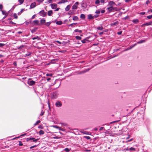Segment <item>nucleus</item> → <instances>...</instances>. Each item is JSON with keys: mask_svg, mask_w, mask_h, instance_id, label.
Here are the masks:
<instances>
[{"mask_svg": "<svg viewBox=\"0 0 152 152\" xmlns=\"http://www.w3.org/2000/svg\"><path fill=\"white\" fill-rule=\"evenodd\" d=\"M122 33V31H121L118 32L117 34H118L120 35Z\"/></svg>", "mask_w": 152, "mask_h": 152, "instance_id": "obj_49", "label": "nucleus"}, {"mask_svg": "<svg viewBox=\"0 0 152 152\" xmlns=\"http://www.w3.org/2000/svg\"><path fill=\"white\" fill-rule=\"evenodd\" d=\"M115 4V3L113 1H110L109 3V5L110 6H112Z\"/></svg>", "mask_w": 152, "mask_h": 152, "instance_id": "obj_11", "label": "nucleus"}, {"mask_svg": "<svg viewBox=\"0 0 152 152\" xmlns=\"http://www.w3.org/2000/svg\"><path fill=\"white\" fill-rule=\"evenodd\" d=\"M120 120V118L119 117L118 118L117 120L115 121H114L111 122L110 123V124H112L113 123L115 122H119Z\"/></svg>", "mask_w": 152, "mask_h": 152, "instance_id": "obj_13", "label": "nucleus"}, {"mask_svg": "<svg viewBox=\"0 0 152 152\" xmlns=\"http://www.w3.org/2000/svg\"><path fill=\"white\" fill-rule=\"evenodd\" d=\"M32 140L33 142H37L39 140V139H35L34 137H32Z\"/></svg>", "mask_w": 152, "mask_h": 152, "instance_id": "obj_10", "label": "nucleus"}, {"mask_svg": "<svg viewBox=\"0 0 152 152\" xmlns=\"http://www.w3.org/2000/svg\"><path fill=\"white\" fill-rule=\"evenodd\" d=\"M147 18L149 19H151L152 18V15L148 16L147 17Z\"/></svg>", "mask_w": 152, "mask_h": 152, "instance_id": "obj_40", "label": "nucleus"}, {"mask_svg": "<svg viewBox=\"0 0 152 152\" xmlns=\"http://www.w3.org/2000/svg\"><path fill=\"white\" fill-rule=\"evenodd\" d=\"M100 13V11L99 10H96L95 12V13L96 14H99Z\"/></svg>", "mask_w": 152, "mask_h": 152, "instance_id": "obj_43", "label": "nucleus"}, {"mask_svg": "<svg viewBox=\"0 0 152 152\" xmlns=\"http://www.w3.org/2000/svg\"><path fill=\"white\" fill-rule=\"evenodd\" d=\"M53 139H60L61 138L60 137L56 136L54 137L53 138Z\"/></svg>", "mask_w": 152, "mask_h": 152, "instance_id": "obj_38", "label": "nucleus"}, {"mask_svg": "<svg viewBox=\"0 0 152 152\" xmlns=\"http://www.w3.org/2000/svg\"><path fill=\"white\" fill-rule=\"evenodd\" d=\"M88 18L89 19H92L93 18V16L91 15H88Z\"/></svg>", "mask_w": 152, "mask_h": 152, "instance_id": "obj_28", "label": "nucleus"}, {"mask_svg": "<svg viewBox=\"0 0 152 152\" xmlns=\"http://www.w3.org/2000/svg\"><path fill=\"white\" fill-rule=\"evenodd\" d=\"M37 145H34L32 146H31L30 147V149H32L36 147Z\"/></svg>", "mask_w": 152, "mask_h": 152, "instance_id": "obj_37", "label": "nucleus"}, {"mask_svg": "<svg viewBox=\"0 0 152 152\" xmlns=\"http://www.w3.org/2000/svg\"><path fill=\"white\" fill-rule=\"evenodd\" d=\"M145 12H140V15H144L145 14Z\"/></svg>", "mask_w": 152, "mask_h": 152, "instance_id": "obj_53", "label": "nucleus"}, {"mask_svg": "<svg viewBox=\"0 0 152 152\" xmlns=\"http://www.w3.org/2000/svg\"><path fill=\"white\" fill-rule=\"evenodd\" d=\"M44 133V132L42 130H40L39 132V135L43 134Z\"/></svg>", "mask_w": 152, "mask_h": 152, "instance_id": "obj_16", "label": "nucleus"}, {"mask_svg": "<svg viewBox=\"0 0 152 152\" xmlns=\"http://www.w3.org/2000/svg\"><path fill=\"white\" fill-rule=\"evenodd\" d=\"M135 45V44L132 47H131L130 48H128L126 50H129L130 49H131L132 47H133Z\"/></svg>", "mask_w": 152, "mask_h": 152, "instance_id": "obj_47", "label": "nucleus"}, {"mask_svg": "<svg viewBox=\"0 0 152 152\" xmlns=\"http://www.w3.org/2000/svg\"><path fill=\"white\" fill-rule=\"evenodd\" d=\"M13 64L15 66H16L17 65V64L15 62H14V63H13Z\"/></svg>", "mask_w": 152, "mask_h": 152, "instance_id": "obj_63", "label": "nucleus"}, {"mask_svg": "<svg viewBox=\"0 0 152 152\" xmlns=\"http://www.w3.org/2000/svg\"><path fill=\"white\" fill-rule=\"evenodd\" d=\"M118 21L115 22H114L112 23L111 24V25L113 26H117L118 25Z\"/></svg>", "mask_w": 152, "mask_h": 152, "instance_id": "obj_8", "label": "nucleus"}, {"mask_svg": "<svg viewBox=\"0 0 152 152\" xmlns=\"http://www.w3.org/2000/svg\"><path fill=\"white\" fill-rule=\"evenodd\" d=\"M129 150L130 151H135V149L133 147H131L129 148Z\"/></svg>", "mask_w": 152, "mask_h": 152, "instance_id": "obj_31", "label": "nucleus"}, {"mask_svg": "<svg viewBox=\"0 0 152 152\" xmlns=\"http://www.w3.org/2000/svg\"><path fill=\"white\" fill-rule=\"evenodd\" d=\"M149 3H150V1H147L146 2V3L147 4H149Z\"/></svg>", "mask_w": 152, "mask_h": 152, "instance_id": "obj_61", "label": "nucleus"}, {"mask_svg": "<svg viewBox=\"0 0 152 152\" xmlns=\"http://www.w3.org/2000/svg\"><path fill=\"white\" fill-rule=\"evenodd\" d=\"M55 105L57 107H59L62 106V103L58 101L56 103Z\"/></svg>", "mask_w": 152, "mask_h": 152, "instance_id": "obj_2", "label": "nucleus"}, {"mask_svg": "<svg viewBox=\"0 0 152 152\" xmlns=\"http://www.w3.org/2000/svg\"><path fill=\"white\" fill-rule=\"evenodd\" d=\"M36 5V3L35 2H33L30 5V9H31V8H33L34 7H35Z\"/></svg>", "mask_w": 152, "mask_h": 152, "instance_id": "obj_5", "label": "nucleus"}, {"mask_svg": "<svg viewBox=\"0 0 152 152\" xmlns=\"http://www.w3.org/2000/svg\"><path fill=\"white\" fill-rule=\"evenodd\" d=\"M53 126L54 128H56V129H59V127L57 125H54V126Z\"/></svg>", "mask_w": 152, "mask_h": 152, "instance_id": "obj_33", "label": "nucleus"}, {"mask_svg": "<svg viewBox=\"0 0 152 152\" xmlns=\"http://www.w3.org/2000/svg\"><path fill=\"white\" fill-rule=\"evenodd\" d=\"M19 142V145L20 146H21L23 145V144L22 143V142L20 141H18Z\"/></svg>", "mask_w": 152, "mask_h": 152, "instance_id": "obj_24", "label": "nucleus"}, {"mask_svg": "<svg viewBox=\"0 0 152 152\" xmlns=\"http://www.w3.org/2000/svg\"><path fill=\"white\" fill-rule=\"evenodd\" d=\"M88 41V40L86 39H85L82 40V42L83 43H85L86 41Z\"/></svg>", "mask_w": 152, "mask_h": 152, "instance_id": "obj_27", "label": "nucleus"}, {"mask_svg": "<svg viewBox=\"0 0 152 152\" xmlns=\"http://www.w3.org/2000/svg\"><path fill=\"white\" fill-rule=\"evenodd\" d=\"M39 24V21L37 20H36L32 22V24L33 25H36Z\"/></svg>", "mask_w": 152, "mask_h": 152, "instance_id": "obj_6", "label": "nucleus"}, {"mask_svg": "<svg viewBox=\"0 0 152 152\" xmlns=\"http://www.w3.org/2000/svg\"><path fill=\"white\" fill-rule=\"evenodd\" d=\"M44 0H37V1L39 2V3L42 2Z\"/></svg>", "mask_w": 152, "mask_h": 152, "instance_id": "obj_39", "label": "nucleus"}, {"mask_svg": "<svg viewBox=\"0 0 152 152\" xmlns=\"http://www.w3.org/2000/svg\"><path fill=\"white\" fill-rule=\"evenodd\" d=\"M38 38V37H33V38H32V39L33 40H34L35 39H37Z\"/></svg>", "mask_w": 152, "mask_h": 152, "instance_id": "obj_55", "label": "nucleus"}, {"mask_svg": "<svg viewBox=\"0 0 152 152\" xmlns=\"http://www.w3.org/2000/svg\"><path fill=\"white\" fill-rule=\"evenodd\" d=\"M84 137L87 140L90 139L91 138L89 136H85Z\"/></svg>", "mask_w": 152, "mask_h": 152, "instance_id": "obj_42", "label": "nucleus"}, {"mask_svg": "<svg viewBox=\"0 0 152 152\" xmlns=\"http://www.w3.org/2000/svg\"><path fill=\"white\" fill-rule=\"evenodd\" d=\"M50 5L52 9H55L57 7V5L56 4H51Z\"/></svg>", "mask_w": 152, "mask_h": 152, "instance_id": "obj_7", "label": "nucleus"}, {"mask_svg": "<svg viewBox=\"0 0 152 152\" xmlns=\"http://www.w3.org/2000/svg\"><path fill=\"white\" fill-rule=\"evenodd\" d=\"M59 8H58L56 9L55 10V11H58L59 10Z\"/></svg>", "mask_w": 152, "mask_h": 152, "instance_id": "obj_64", "label": "nucleus"}, {"mask_svg": "<svg viewBox=\"0 0 152 152\" xmlns=\"http://www.w3.org/2000/svg\"><path fill=\"white\" fill-rule=\"evenodd\" d=\"M53 75L52 74H46L47 76H52Z\"/></svg>", "mask_w": 152, "mask_h": 152, "instance_id": "obj_44", "label": "nucleus"}, {"mask_svg": "<svg viewBox=\"0 0 152 152\" xmlns=\"http://www.w3.org/2000/svg\"><path fill=\"white\" fill-rule=\"evenodd\" d=\"M75 32H79L80 33H81L82 31L81 30H78V29H75Z\"/></svg>", "mask_w": 152, "mask_h": 152, "instance_id": "obj_29", "label": "nucleus"}, {"mask_svg": "<svg viewBox=\"0 0 152 152\" xmlns=\"http://www.w3.org/2000/svg\"><path fill=\"white\" fill-rule=\"evenodd\" d=\"M100 2V1L99 0H96V2H95V4H99Z\"/></svg>", "mask_w": 152, "mask_h": 152, "instance_id": "obj_36", "label": "nucleus"}, {"mask_svg": "<svg viewBox=\"0 0 152 152\" xmlns=\"http://www.w3.org/2000/svg\"><path fill=\"white\" fill-rule=\"evenodd\" d=\"M4 45V44L2 43H0V47H2Z\"/></svg>", "mask_w": 152, "mask_h": 152, "instance_id": "obj_58", "label": "nucleus"}, {"mask_svg": "<svg viewBox=\"0 0 152 152\" xmlns=\"http://www.w3.org/2000/svg\"><path fill=\"white\" fill-rule=\"evenodd\" d=\"M40 15L43 17L45 16L46 15V13L44 12V10H42L39 12Z\"/></svg>", "mask_w": 152, "mask_h": 152, "instance_id": "obj_1", "label": "nucleus"}, {"mask_svg": "<svg viewBox=\"0 0 152 152\" xmlns=\"http://www.w3.org/2000/svg\"><path fill=\"white\" fill-rule=\"evenodd\" d=\"M71 7L70 5H68L65 8V10L66 11H68L70 9V8Z\"/></svg>", "mask_w": 152, "mask_h": 152, "instance_id": "obj_15", "label": "nucleus"}, {"mask_svg": "<svg viewBox=\"0 0 152 152\" xmlns=\"http://www.w3.org/2000/svg\"><path fill=\"white\" fill-rule=\"evenodd\" d=\"M104 128V127H101L99 129V130L100 131H101L102 129H103Z\"/></svg>", "mask_w": 152, "mask_h": 152, "instance_id": "obj_59", "label": "nucleus"}, {"mask_svg": "<svg viewBox=\"0 0 152 152\" xmlns=\"http://www.w3.org/2000/svg\"><path fill=\"white\" fill-rule=\"evenodd\" d=\"M97 29L98 30H101L103 29V27L102 26L99 27L97 28Z\"/></svg>", "mask_w": 152, "mask_h": 152, "instance_id": "obj_35", "label": "nucleus"}, {"mask_svg": "<svg viewBox=\"0 0 152 152\" xmlns=\"http://www.w3.org/2000/svg\"><path fill=\"white\" fill-rule=\"evenodd\" d=\"M80 18H81L84 19L85 18V15L83 14H81L80 15Z\"/></svg>", "mask_w": 152, "mask_h": 152, "instance_id": "obj_26", "label": "nucleus"}, {"mask_svg": "<svg viewBox=\"0 0 152 152\" xmlns=\"http://www.w3.org/2000/svg\"><path fill=\"white\" fill-rule=\"evenodd\" d=\"M78 18L77 16H75L73 17V20H78Z\"/></svg>", "mask_w": 152, "mask_h": 152, "instance_id": "obj_22", "label": "nucleus"}, {"mask_svg": "<svg viewBox=\"0 0 152 152\" xmlns=\"http://www.w3.org/2000/svg\"><path fill=\"white\" fill-rule=\"evenodd\" d=\"M35 82L33 80H28V83L31 86L34 85Z\"/></svg>", "mask_w": 152, "mask_h": 152, "instance_id": "obj_4", "label": "nucleus"}, {"mask_svg": "<svg viewBox=\"0 0 152 152\" xmlns=\"http://www.w3.org/2000/svg\"><path fill=\"white\" fill-rule=\"evenodd\" d=\"M101 2L103 3L104 2V0H101Z\"/></svg>", "mask_w": 152, "mask_h": 152, "instance_id": "obj_57", "label": "nucleus"}, {"mask_svg": "<svg viewBox=\"0 0 152 152\" xmlns=\"http://www.w3.org/2000/svg\"><path fill=\"white\" fill-rule=\"evenodd\" d=\"M18 1L19 2L20 4H21L23 3L24 0H18Z\"/></svg>", "mask_w": 152, "mask_h": 152, "instance_id": "obj_32", "label": "nucleus"}, {"mask_svg": "<svg viewBox=\"0 0 152 152\" xmlns=\"http://www.w3.org/2000/svg\"><path fill=\"white\" fill-rule=\"evenodd\" d=\"M53 13V11L52 10H50L48 12V15L50 16Z\"/></svg>", "mask_w": 152, "mask_h": 152, "instance_id": "obj_14", "label": "nucleus"}, {"mask_svg": "<svg viewBox=\"0 0 152 152\" xmlns=\"http://www.w3.org/2000/svg\"><path fill=\"white\" fill-rule=\"evenodd\" d=\"M13 16L15 18V19H17L18 18V16L17 15V14L15 13L13 15Z\"/></svg>", "mask_w": 152, "mask_h": 152, "instance_id": "obj_34", "label": "nucleus"}, {"mask_svg": "<svg viewBox=\"0 0 152 152\" xmlns=\"http://www.w3.org/2000/svg\"><path fill=\"white\" fill-rule=\"evenodd\" d=\"M152 23V22L150 21L149 22L144 24L143 25L148 26V25H151V24Z\"/></svg>", "mask_w": 152, "mask_h": 152, "instance_id": "obj_12", "label": "nucleus"}, {"mask_svg": "<svg viewBox=\"0 0 152 152\" xmlns=\"http://www.w3.org/2000/svg\"><path fill=\"white\" fill-rule=\"evenodd\" d=\"M145 42V40H141L140 41H139L137 43L138 44L141 43L143 42Z\"/></svg>", "mask_w": 152, "mask_h": 152, "instance_id": "obj_23", "label": "nucleus"}, {"mask_svg": "<svg viewBox=\"0 0 152 152\" xmlns=\"http://www.w3.org/2000/svg\"><path fill=\"white\" fill-rule=\"evenodd\" d=\"M39 128L43 129V128L42 125H40L38 126Z\"/></svg>", "mask_w": 152, "mask_h": 152, "instance_id": "obj_45", "label": "nucleus"}, {"mask_svg": "<svg viewBox=\"0 0 152 152\" xmlns=\"http://www.w3.org/2000/svg\"><path fill=\"white\" fill-rule=\"evenodd\" d=\"M105 11L104 10H102V11H101V12L102 13H104L105 12Z\"/></svg>", "mask_w": 152, "mask_h": 152, "instance_id": "obj_60", "label": "nucleus"}, {"mask_svg": "<svg viewBox=\"0 0 152 152\" xmlns=\"http://www.w3.org/2000/svg\"><path fill=\"white\" fill-rule=\"evenodd\" d=\"M57 24L60 25L62 24V22L61 21H58L56 22Z\"/></svg>", "mask_w": 152, "mask_h": 152, "instance_id": "obj_21", "label": "nucleus"}, {"mask_svg": "<svg viewBox=\"0 0 152 152\" xmlns=\"http://www.w3.org/2000/svg\"><path fill=\"white\" fill-rule=\"evenodd\" d=\"M113 9H114L113 7L112 6L107 8V9L108 10V11L110 12H111V11H113Z\"/></svg>", "mask_w": 152, "mask_h": 152, "instance_id": "obj_9", "label": "nucleus"}, {"mask_svg": "<svg viewBox=\"0 0 152 152\" xmlns=\"http://www.w3.org/2000/svg\"><path fill=\"white\" fill-rule=\"evenodd\" d=\"M3 8V6L1 4H0V9H2Z\"/></svg>", "mask_w": 152, "mask_h": 152, "instance_id": "obj_56", "label": "nucleus"}, {"mask_svg": "<svg viewBox=\"0 0 152 152\" xmlns=\"http://www.w3.org/2000/svg\"><path fill=\"white\" fill-rule=\"evenodd\" d=\"M75 38L77 39L81 40V37L79 36H76Z\"/></svg>", "mask_w": 152, "mask_h": 152, "instance_id": "obj_25", "label": "nucleus"}, {"mask_svg": "<svg viewBox=\"0 0 152 152\" xmlns=\"http://www.w3.org/2000/svg\"><path fill=\"white\" fill-rule=\"evenodd\" d=\"M76 23H72L70 24L69 26H72L73 25H75L76 24Z\"/></svg>", "mask_w": 152, "mask_h": 152, "instance_id": "obj_50", "label": "nucleus"}, {"mask_svg": "<svg viewBox=\"0 0 152 152\" xmlns=\"http://www.w3.org/2000/svg\"><path fill=\"white\" fill-rule=\"evenodd\" d=\"M65 150V151H66V152H69V151H70V150H69V148H66L65 149V150Z\"/></svg>", "mask_w": 152, "mask_h": 152, "instance_id": "obj_41", "label": "nucleus"}, {"mask_svg": "<svg viewBox=\"0 0 152 152\" xmlns=\"http://www.w3.org/2000/svg\"><path fill=\"white\" fill-rule=\"evenodd\" d=\"M132 22L135 24H137L139 22V20L137 19L134 20L132 21Z\"/></svg>", "mask_w": 152, "mask_h": 152, "instance_id": "obj_18", "label": "nucleus"}, {"mask_svg": "<svg viewBox=\"0 0 152 152\" xmlns=\"http://www.w3.org/2000/svg\"><path fill=\"white\" fill-rule=\"evenodd\" d=\"M2 13H3V14H4V15H6V16L7 15V13H6L5 12H4V11H2Z\"/></svg>", "mask_w": 152, "mask_h": 152, "instance_id": "obj_54", "label": "nucleus"}, {"mask_svg": "<svg viewBox=\"0 0 152 152\" xmlns=\"http://www.w3.org/2000/svg\"><path fill=\"white\" fill-rule=\"evenodd\" d=\"M22 13H21L20 11L18 13V15H20Z\"/></svg>", "mask_w": 152, "mask_h": 152, "instance_id": "obj_62", "label": "nucleus"}, {"mask_svg": "<svg viewBox=\"0 0 152 152\" xmlns=\"http://www.w3.org/2000/svg\"><path fill=\"white\" fill-rule=\"evenodd\" d=\"M56 42H58V43L60 44H64V42H60V41H56Z\"/></svg>", "mask_w": 152, "mask_h": 152, "instance_id": "obj_46", "label": "nucleus"}, {"mask_svg": "<svg viewBox=\"0 0 152 152\" xmlns=\"http://www.w3.org/2000/svg\"><path fill=\"white\" fill-rule=\"evenodd\" d=\"M68 14H69V15H72L73 14V12L71 11H70L69 13H68Z\"/></svg>", "mask_w": 152, "mask_h": 152, "instance_id": "obj_48", "label": "nucleus"}, {"mask_svg": "<svg viewBox=\"0 0 152 152\" xmlns=\"http://www.w3.org/2000/svg\"><path fill=\"white\" fill-rule=\"evenodd\" d=\"M40 123V120L37 121L36 123L34 124V126H35Z\"/></svg>", "mask_w": 152, "mask_h": 152, "instance_id": "obj_19", "label": "nucleus"}, {"mask_svg": "<svg viewBox=\"0 0 152 152\" xmlns=\"http://www.w3.org/2000/svg\"><path fill=\"white\" fill-rule=\"evenodd\" d=\"M45 19H42L40 20V22L41 23L43 24L44 23H45Z\"/></svg>", "mask_w": 152, "mask_h": 152, "instance_id": "obj_20", "label": "nucleus"}, {"mask_svg": "<svg viewBox=\"0 0 152 152\" xmlns=\"http://www.w3.org/2000/svg\"><path fill=\"white\" fill-rule=\"evenodd\" d=\"M90 70V69H86V70H84V71H82V72H80V74H81V73H85L87 72H88V71H89Z\"/></svg>", "mask_w": 152, "mask_h": 152, "instance_id": "obj_17", "label": "nucleus"}, {"mask_svg": "<svg viewBox=\"0 0 152 152\" xmlns=\"http://www.w3.org/2000/svg\"><path fill=\"white\" fill-rule=\"evenodd\" d=\"M133 140V139L132 138V139H130V140H127L126 142H130V141H132Z\"/></svg>", "mask_w": 152, "mask_h": 152, "instance_id": "obj_52", "label": "nucleus"}, {"mask_svg": "<svg viewBox=\"0 0 152 152\" xmlns=\"http://www.w3.org/2000/svg\"><path fill=\"white\" fill-rule=\"evenodd\" d=\"M50 23H51L50 22H47V23H46L45 24L46 26H49L50 25Z\"/></svg>", "mask_w": 152, "mask_h": 152, "instance_id": "obj_30", "label": "nucleus"}, {"mask_svg": "<svg viewBox=\"0 0 152 152\" xmlns=\"http://www.w3.org/2000/svg\"><path fill=\"white\" fill-rule=\"evenodd\" d=\"M78 4V2H76L72 6V9L74 10L77 9Z\"/></svg>", "mask_w": 152, "mask_h": 152, "instance_id": "obj_3", "label": "nucleus"}, {"mask_svg": "<svg viewBox=\"0 0 152 152\" xmlns=\"http://www.w3.org/2000/svg\"><path fill=\"white\" fill-rule=\"evenodd\" d=\"M48 2L49 3H52V0H48Z\"/></svg>", "mask_w": 152, "mask_h": 152, "instance_id": "obj_51", "label": "nucleus"}]
</instances>
